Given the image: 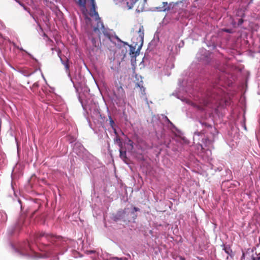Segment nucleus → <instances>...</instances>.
<instances>
[{
	"label": "nucleus",
	"instance_id": "423d86ee",
	"mask_svg": "<svg viewBox=\"0 0 260 260\" xmlns=\"http://www.w3.org/2000/svg\"><path fill=\"white\" fill-rule=\"evenodd\" d=\"M138 34L139 37L140 39V41L143 42L144 39V28L143 26L139 25V30H138Z\"/></svg>",
	"mask_w": 260,
	"mask_h": 260
},
{
	"label": "nucleus",
	"instance_id": "9b49d317",
	"mask_svg": "<svg viewBox=\"0 0 260 260\" xmlns=\"http://www.w3.org/2000/svg\"><path fill=\"white\" fill-rule=\"evenodd\" d=\"M109 118L110 125L112 127V128L113 129L114 132L116 133V129L114 128V122L110 116H109Z\"/></svg>",
	"mask_w": 260,
	"mask_h": 260
},
{
	"label": "nucleus",
	"instance_id": "ddd939ff",
	"mask_svg": "<svg viewBox=\"0 0 260 260\" xmlns=\"http://www.w3.org/2000/svg\"><path fill=\"white\" fill-rule=\"evenodd\" d=\"M222 31L228 32V33H232L233 30L231 29H226L224 28L222 29Z\"/></svg>",
	"mask_w": 260,
	"mask_h": 260
},
{
	"label": "nucleus",
	"instance_id": "39448f33",
	"mask_svg": "<svg viewBox=\"0 0 260 260\" xmlns=\"http://www.w3.org/2000/svg\"><path fill=\"white\" fill-rule=\"evenodd\" d=\"M162 7L160 8H157V9L159 11H168L171 9V7L172 6V4H168L167 2H163L162 3Z\"/></svg>",
	"mask_w": 260,
	"mask_h": 260
},
{
	"label": "nucleus",
	"instance_id": "0eeeda50",
	"mask_svg": "<svg viewBox=\"0 0 260 260\" xmlns=\"http://www.w3.org/2000/svg\"><path fill=\"white\" fill-rule=\"evenodd\" d=\"M187 102L188 104H190V105H192L194 107H197V108L199 109V110H203V108L202 107V105H207V103L205 101H204L203 102V103H201L202 105H197L196 104L193 103L192 102L189 101V100H187Z\"/></svg>",
	"mask_w": 260,
	"mask_h": 260
},
{
	"label": "nucleus",
	"instance_id": "a211bd4d",
	"mask_svg": "<svg viewBox=\"0 0 260 260\" xmlns=\"http://www.w3.org/2000/svg\"><path fill=\"white\" fill-rule=\"evenodd\" d=\"M207 153L209 154H211V152L210 151H208Z\"/></svg>",
	"mask_w": 260,
	"mask_h": 260
},
{
	"label": "nucleus",
	"instance_id": "aec40b11",
	"mask_svg": "<svg viewBox=\"0 0 260 260\" xmlns=\"http://www.w3.org/2000/svg\"><path fill=\"white\" fill-rule=\"evenodd\" d=\"M111 69H112V70H114V69H114V68H113V67H111Z\"/></svg>",
	"mask_w": 260,
	"mask_h": 260
},
{
	"label": "nucleus",
	"instance_id": "f03ea898",
	"mask_svg": "<svg viewBox=\"0 0 260 260\" xmlns=\"http://www.w3.org/2000/svg\"><path fill=\"white\" fill-rule=\"evenodd\" d=\"M90 1L92 5V10L91 11L90 15L92 17H95L96 21L97 22V26L96 27H94L93 28L94 31L97 33L99 36L101 34H103L105 36H106L107 38L111 40L112 39L111 35L108 31V30L104 27L103 23L100 20L98 12L95 11V1Z\"/></svg>",
	"mask_w": 260,
	"mask_h": 260
},
{
	"label": "nucleus",
	"instance_id": "7ed1b4c3",
	"mask_svg": "<svg viewBox=\"0 0 260 260\" xmlns=\"http://www.w3.org/2000/svg\"><path fill=\"white\" fill-rule=\"evenodd\" d=\"M27 255L29 257H31L33 259H37L38 258L46 257L49 256V253H45L43 254H38L33 251L31 250L30 253H28Z\"/></svg>",
	"mask_w": 260,
	"mask_h": 260
},
{
	"label": "nucleus",
	"instance_id": "6e6552de",
	"mask_svg": "<svg viewBox=\"0 0 260 260\" xmlns=\"http://www.w3.org/2000/svg\"><path fill=\"white\" fill-rule=\"evenodd\" d=\"M78 3L80 7L81 8L83 12L86 11V1L85 0H78Z\"/></svg>",
	"mask_w": 260,
	"mask_h": 260
},
{
	"label": "nucleus",
	"instance_id": "2eb2a0df",
	"mask_svg": "<svg viewBox=\"0 0 260 260\" xmlns=\"http://www.w3.org/2000/svg\"><path fill=\"white\" fill-rule=\"evenodd\" d=\"M128 144L131 145V147L133 148V142L131 141V140H129L128 141Z\"/></svg>",
	"mask_w": 260,
	"mask_h": 260
},
{
	"label": "nucleus",
	"instance_id": "6ab92c4d",
	"mask_svg": "<svg viewBox=\"0 0 260 260\" xmlns=\"http://www.w3.org/2000/svg\"><path fill=\"white\" fill-rule=\"evenodd\" d=\"M115 37L116 39L119 40V38L117 36H115Z\"/></svg>",
	"mask_w": 260,
	"mask_h": 260
},
{
	"label": "nucleus",
	"instance_id": "5701e85b",
	"mask_svg": "<svg viewBox=\"0 0 260 260\" xmlns=\"http://www.w3.org/2000/svg\"><path fill=\"white\" fill-rule=\"evenodd\" d=\"M258 259H260V256L258 257Z\"/></svg>",
	"mask_w": 260,
	"mask_h": 260
},
{
	"label": "nucleus",
	"instance_id": "412c9836",
	"mask_svg": "<svg viewBox=\"0 0 260 260\" xmlns=\"http://www.w3.org/2000/svg\"><path fill=\"white\" fill-rule=\"evenodd\" d=\"M122 91H123V89L122 88H120V89Z\"/></svg>",
	"mask_w": 260,
	"mask_h": 260
},
{
	"label": "nucleus",
	"instance_id": "4468645a",
	"mask_svg": "<svg viewBox=\"0 0 260 260\" xmlns=\"http://www.w3.org/2000/svg\"><path fill=\"white\" fill-rule=\"evenodd\" d=\"M243 21L242 19H240L238 21V25H241L243 23Z\"/></svg>",
	"mask_w": 260,
	"mask_h": 260
},
{
	"label": "nucleus",
	"instance_id": "1a4fd4ad",
	"mask_svg": "<svg viewBox=\"0 0 260 260\" xmlns=\"http://www.w3.org/2000/svg\"><path fill=\"white\" fill-rule=\"evenodd\" d=\"M120 157L125 162H126V151H122L121 150H120Z\"/></svg>",
	"mask_w": 260,
	"mask_h": 260
},
{
	"label": "nucleus",
	"instance_id": "dca6fc26",
	"mask_svg": "<svg viewBox=\"0 0 260 260\" xmlns=\"http://www.w3.org/2000/svg\"><path fill=\"white\" fill-rule=\"evenodd\" d=\"M179 260H185L184 258L180 256L179 257Z\"/></svg>",
	"mask_w": 260,
	"mask_h": 260
},
{
	"label": "nucleus",
	"instance_id": "f3484780",
	"mask_svg": "<svg viewBox=\"0 0 260 260\" xmlns=\"http://www.w3.org/2000/svg\"><path fill=\"white\" fill-rule=\"evenodd\" d=\"M134 210H135L136 211H137L138 210V208H136V207H135V208H134Z\"/></svg>",
	"mask_w": 260,
	"mask_h": 260
},
{
	"label": "nucleus",
	"instance_id": "4be33fe9",
	"mask_svg": "<svg viewBox=\"0 0 260 260\" xmlns=\"http://www.w3.org/2000/svg\"><path fill=\"white\" fill-rule=\"evenodd\" d=\"M233 25L235 26L236 24H235V23H233Z\"/></svg>",
	"mask_w": 260,
	"mask_h": 260
},
{
	"label": "nucleus",
	"instance_id": "f257e3e1",
	"mask_svg": "<svg viewBox=\"0 0 260 260\" xmlns=\"http://www.w3.org/2000/svg\"><path fill=\"white\" fill-rule=\"evenodd\" d=\"M115 5L124 10L132 9L135 5H137V11L138 12L144 10L147 0H113Z\"/></svg>",
	"mask_w": 260,
	"mask_h": 260
},
{
	"label": "nucleus",
	"instance_id": "9d476101",
	"mask_svg": "<svg viewBox=\"0 0 260 260\" xmlns=\"http://www.w3.org/2000/svg\"><path fill=\"white\" fill-rule=\"evenodd\" d=\"M91 116L94 119H98L101 116V115L100 112H99L98 110L96 109V110H94V111L93 112V115H91Z\"/></svg>",
	"mask_w": 260,
	"mask_h": 260
},
{
	"label": "nucleus",
	"instance_id": "f8f14e48",
	"mask_svg": "<svg viewBox=\"0 0 260 260\" xmlns=\"http://www.w3.org/2000/svg\"><path fill=\"white\" fill-rule=\"evenodd\" d=\"M60 60L62 62V63L66 69L67 70H68L69 69V66L68 64V60H67V61L64 62L62 60V58L60 57Z\"/></svg>",
	"mask_w": 260,
	"mask_h": 260
},
{
	"label": "nucleus",
	"instance_id": "20e7f679",
	"mask_svg": "<svg viewBox=\"0 0 260 260\" xmlns=\"http://www.w3.org/2000/svg\"><path fill=\"white\" fill-rule=\"evenodd\" d=\"M203 138H204V135L201 132H194V136H193L194 143L197 142L198 144H199L200 141L201 140V139L202 140H203Z\"/></svg>",
	"mask_w": 260,
	"mask_h": 260
}]
</instances>
